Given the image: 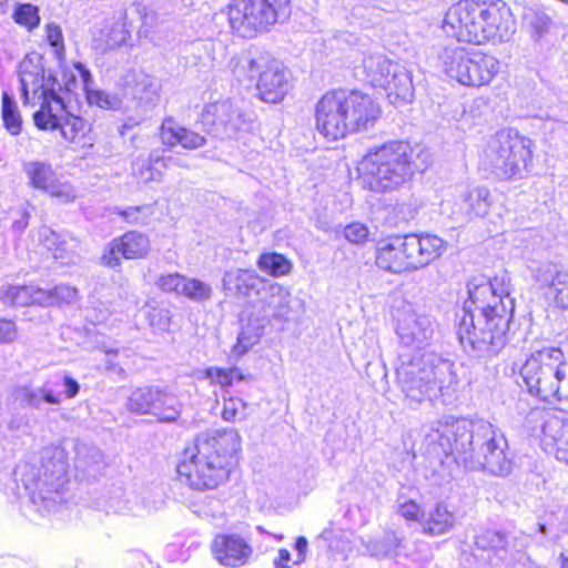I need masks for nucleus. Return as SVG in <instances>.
<instances>
[{"instance_id": "34", "label": "nucleus", "mask_w": 568, "mask_h": 568, "mask_svg": "<svg viewBox=\"0 0 568 568\" xmlns=\"http://www.w3.org/2000/svg\"><path fill=\"white\" fill-rule=\"evenodd\" d=\"M44 288L33 285H6L0 290V298L6 304L14 306H27L38 304L42 306V297L40 293H43Z\"/></svg>"}, {"instance_id": "24", "label": "nucleus", "mask_w": 568, "mask_h": 568, "mask_svg": "<svg viewBox=\"0 0 568 568\" xmlns=\"http://www.w3.org/2000/svg\"><path fill=\"white\" fill-rule=\"evenodd\" d=\"M302 307V301L292 297L291 293L280 284H272L261 301L262 318L271 322H286Z\"/></svg>"}, {"instance_id": "21", "label": "nucleus", "mask_w": 568, "mask_h": 568, "mask_svg": "<svg viewBox=\"0 0 568 568\" xmlns=\"http://www.w3.org/2000/svg\"><path fill=\"white\" fill-rule=\"evenodd\" d=\"M491 195L487 187H464L458 191L450 207V217L464 224L476 217H484L491 206Z\"/></svg>"}, {"instance_id": "6", "label": "nucleus", "mask_w": 568, "mask_h": 568, "mask_svg": "<svg viewBox=\"0 0 568 568\" xmlns=\"http://www.w3.org/2000/svg\"><path fill=\"white\" fill-rule=\"evenodd\" d=\"M379 115L378 103L358 90L326 92L315 106L316 129L331 141L372 128Z\"/></svg>"}, {"instance_id": "16", "label": "nucleus", "mask_w": 568, "mask_h": 568, "mask_svg": "<svg viewBox=\"0 0 568 568\" xmlns=\"http://www.w3.org/2000/svg\"><path fill=\"white\" fill-rule=\"evenodd\" d=\"M526 426L541 428L542 443L555 452L558 460L568 464V414L545 407H534L525 417Z\"/></svg>"}, {"instance_id": "26", "label": "nucleus", "mask_w": 568, "mask_h": 568, "mask_svg": "<svg viewBox=\"0 0 568 568\" xmlns=\"http://www.w3.org/2000/svg\"><path fill=\"white\" fill-rule=\"evenodd\" d=\"M39 240L61 263H72L78 255L79 241L69 232H55L43 226L39 231Z\"/></svg>"}, {"instance_id": "46", "label": "nucleus", "mask_w": 568, "mask_h": 568, "mask_svg": "<svg viewBox=\"0 0 568 568\" xmlns=\"http://www.w3.org/2000/svg\"><path fill=\"white\" fill-rule=\"evenodd\" d=\"M400 545V539L395 532H385L382 539L371 540L367 544V550L372 556L388 557L396 554Z\"/></svg>"}, {"instance_id": "37", "label": "nucleus", "mask_w": 568, "mask_h": 568, "mask_svg": "<svg viewBox=\"0 0 568 568\" xmlns=\"http://www.w3.org/2000/svg\"><path fill=\"white\" fill-rule=\"evenodd\" d=\"M23 171L29 180V184L43 192H47L58 178L51 164L42 161L24 163Z\"/></svg>"}, {"instance_id": "30", "label": "nucleus", "mask_w": 568, "mask_h": 568, "mask_svg": "<svg viewBox=\"0 0 568 568\" xmlns=\"http://www.w3.org/2000/svg\"><path fill=\"white\" fill-rule=\"evenodd\" d=\"M260 277L253 271L231 270L224 273L223 290L229 295L251 296L258 292Z\"/></svg>"}, {"instance_id": "59", "label": "nucleus", "mask_w": 568, "mask_h": 568, "mask_svg": "<svg viewBox=\"0 0 568 568\" xmlns=\"http://www.w3.org/2000/svg\"><path fill=\"white\" fill-rule=\"evenodd\" d=\"M49 382L58 383V385H54V388L58 386H63L64 387L63 394H64L65 398H68V399L74 398L80 392L79 383L68 375H64L62 378H59L57 381H49Z\"/></svg>"}, {"instance_id": "28", "label": "nucleus", "mask_w": 568, "mask_h": 568, "mask_svg": "<svg viewBox=\"0 0 568 568\" xmlns=\"http://www.w3.org/2000/svg\"><path fill=\"white\" fill-rule=\"evenodd\" d=\"M171 161H175L173 156H165L162 151L153 150L146 158L138 156L132 163V171L144 183L160 181L163 176L162 169H169Z\"/></svg>"}, {"instance_id": "2", "label": "nucleus", "mask_w": 568, "mask_h": 568, "mask_svg": "<svg viewBox=\"0 0 568 568\" xmlns=\"http://www.w3.org/2000/svg\"><path fill=\"white\" fill-rule=\"evenodd\" d=\"M468 298L457 315V336L466 352L484 357L498 354L506 345L514 313L509 291L496 277L474 278L467 284Z\"/></svg>"}, {"instance_id": "43", "label": "nucleus", "mask_w": 568, "mask_h": 568, "mask_svg": "<svg viewBox=\"0 0 568 568\" xmlns=\"http://www.w3.org/2000/svg\"><path fill=\"white\" fill-rule=\"evenodd\" d=\"M212 293L213 290L209 283L185 276L180 296H184L195 303H205L211 300Z\"/></svg>"}, {"instance_id": "52", "label": "nucleus", "mask_w": 568, "mask_h": 568, "mask_svg": "<svg viewBox=\"0 0 568 568\" xmlns=\"http://www.w3.org/2000/svg\"><path fill=\"white\" fill-rule=\"evenodd\" d=\"M151 205L129 206L119 210V214L129 223L146 224L152 215Z\"/></svg>"}, {"instance_id": "64", "label": "nucleus", "mask_w": 568, "mask_h": 568, "mask_svg": "<svg viewBox=\"0 0 568 568\" xmlns=\"http://www.w3.org/2000/svg\"><path fill=\"white\" fill-rule=\"evenodd\" d=\"M291 552L287 549H280L278 557L274 560V565L276 568H292L290 566Z\"/></svg>"}, {"instance_id": "10", "label": "nucleus", "mask_w": 568, "mask_h": 568, "mask_svg": "<svg viewBox=\"0 0 568 568\" xmlns=\"http://www.w3.org/2000/svg\"><path fill=\"white\" fill-rule=\"evenodd\" d=\"M530 395L542 402L567 400L568 363L561 348L544 347L532 352L520 368Z\"/></svg>"}, {"instance_id": "12", "label": "nucleus", "mask_w": 568, "mask_h": 568, "mask_svg": "<svg viewBox=\"0 0 568 568\" xmlns=\"http://www.w3.org/2000/svg\"><path fill=\"white\" fill-rule=\"evenodd\" d=\"M290 16V0H232L227 6L231 29L240 37L248 39L268 32Z\"/></svg>"}, {"instance_id": "51", "label": "nucleus", "mask_w": 568, "mask_h": 568, "mask_svg": "<svg viewBox=\"0 0 568 568\" xmlns=\"http://www.w3.org/2000/svg\"><path fill=\"white\" fill-rule=\"evenodd\" d=\"M45 193L58 199L61 203L73 202L78 196L75 189L70 182L62 181L58 178Z\"/></svg>"}, {"instance_id": "63", "label": "nucleus", "mask_w": 568, "mask_h": 568, "mask_svg": "<svg viewBox=\"0 0 568 568\" xmlns=\"http://www.w3.org/2000/svg\"><path fill=\"white\" fill-rule=\"evenodd\" d=\"M308 541L305 537L301 536L295 541V549L297 551L296 560L294 565H301L305 561Z\"/></svg>"}, {"instance_id": "61", "label": "nucleus", "mask_w": 568, "mask_h": 568, "mask_svg": "<svg viewBox=\"0 0 568 568\" xmlns=\"http://www.w3.org/2000/svg\"><path fill=\"white\" fill-rule=\"evenodd\" d=\"M119 254H121L120 250L115 247V239L109 244V247L105 248L103 255L101 256V263L105 266L115 268L120 266Z\"/></svg>"}, {"instance_id": "40", "label": "nucleus", "mask_w": 568, "mask_h": 568, "mask_svg": "<svg viewBox=\"0 0 568 568\" xmlns=\"http://www.w3.org/2000/svg\"><path fill=\"white\" fill-rule=\"evenodd\" d=\"M159 387H139L132 390L126 408L138 415H151L153 400L159 399Z\"/></svg>"}, {"instance_id": "57", "label": "nucleus", "mask_w": 568, "mask_h": 568, "mask_svg": "<svg viewBox=\"0 0 568 568\" xmlns=\"http://www.w3.org/2000/svg\"><path fill=\"white\" fill-rule=\"evenodd\" d=\"M205 375L213 383L221 385L222 387L232 385V373L231 369L210 367L205 371Z\"/></svg>"}, {"instance_id": "17", "label": "nucleus", "mask_w": 568, "mask_h": 568, "mask_svg": "<svg viewBox=\"0 0 568 568\" xmlns=\"http://www.w3.org/2000/svg\"><path fill=\"white\" fill-rule=\"evenodd\" d=\"M435 333V323L429 315L405 310L397 318L396 334L399 339V352L423 355L429 346Z\"/></svg>"}, {"instance_id": "48", "label": "nucleus", "mask_w": 568, "mask_h": 568, "mask_svg": "<svg viewBox=\"0 0 568 568\" xmlns=\"http://www.w3.org/2000/svg\"><path fill=\"white\" fill-rule=\"evenodd\" d=\"M13 20L28 29H33L40 23L38 7L31 3L18 4L13 11Z\"/></svg>"}, {"instance_id": "8", "label": "nucleus", "mask_w": 568, "mask_h": 568, "mask_svg": "<svg viewBox=\"0 0 568 568\" xmlns=\"http://www.w3.org/2000/svg\"><path fill=\"white\" fill-rule=\"evenodd\" d=\"M417 170L414 151L403 141H392L371 150L358 166L363 186L383 193L409 182Z\"/></svg>"}, {"instance_id": "50", "label": "nucleus", "mask_w": 568, "mask_h": 568, "mask_svg": "<svg viewBox=\"0 0 568 568\" xmlns=\"http://www.w3.org/2000/svg\"><path fill=\"white\" fill-rule=\"evenodd\" d=\"M45 38L49 44L54 49V53L59 61L64 59L65 47L63 33L59 24L50 22L45 26Z\"/></svg>"}, {"instance_id": "44", "label": "nucleus", "mask_w": 568, "mask_h": 568, "mask_svg": "<svg viewBox=\"0 0 568 568\" xmlns=\"http://www.w3.org/2000/svg\"><path fill=\"white\" fill-rule=\"evenodd\" d=\"M186 128L182 126L174 118L166 116L160 126V139L163 145L174 148L181 145Z\"/></svg>"}, {"instance_id": "15", "label": "nucleus", "mask_w": 568, "mask_h": 568, "mask_svg": "<svg viewBox=\"0 0 568 568\" xmlns=\"http://www.w3.org/2000/svg\"><path fill=\"white\" fill-rule=\"evenodd\" d=\"M367 81L375 88L383 89L389 102L402 105L412 102L414 87L410 72L402 64L389 60L381 53L363 60Z\"/></svg>"}, {"instance_id": "31", "label": "nucleus", "mask_w": 568, "mask_h": 568, "mask_svg": "<svg viewBox=\"0 0 568 568\" xmlns=\"http://www.w3.org/2000/svg\"><path fill=\"white\" fill-rule=\"evenodd\" d=\"M73 67L81 78V83L90 105H97L104 110H116L121 108L122 101L118 95H112L103 90L91 88V83L93 82L92 74L83 63L75 62Z\"/></svg>"}, {"instance_id": "9", "label": "nucleus", "mask_w": 568, "mask_h": 568, "mask_svg": "<svg viewBox=\"0 0 568 568\" xmlns=\"http://www.w3.org/2000/svg\"><path fill=\"white\" fill-rule=\"evenodd\" d=\"M446 251L443 239L433 234H406L379 243L377 267L394 274L413 272L428 266Z\"/></svg>"}, {"instance_id": "35", "label": "nucleus", "mask_w": 568, "mask_h": 568, "mask_svg": "<svg viewBox=\"0 0 568 568\" xmlns=\"http://www.w3.org/2000/svg\"><path fill=\"white\" fill-rule=\"evenodd\" d=\"M115 247L124 258H140L149 253L150 240L143 233L131 231L115 239Z\"/></svg>"}, {"instance_id": "5", "label": "nucleus", "mask_w": 568, "mask_h": 568, "mask_svg": "<svg viewBox=\"0 0 568 568\" xmlns=\"http://www.w3.org/2000/svg\"><path fill=\"white\" fill-rule=\"evenodd\" d=\"M396 379L406 399L415 404L438 399L443 404H450L458 384L454 363L436 353L417 356L410 352H399Z\"/></svg>"}, {"instance_id": "49", "label": "nucleus", "mask_w": 568, "mask_h": 568, "mask_svg": "<svg viewBox=\"0 0 568 568\" xmlns=\"http://www.w3.org/2000/svg\"><path fill=\"white\" fill-rule=\"evenodd\" d=\"M185 275L178 272L161 274L155 281V285L164 293H174L180 296L183 290Z\"/></svg>"}, {"instance_id": "25", "label": "nucleus", "mask_w": 568, "mask_h": 568, "mask_svg": "<svg viewBox=\"0 0 568 568\" xmlns=\"http://www.w3.org/2000/svg\"><path fill=\"white\" fill-rule=\"evenodd\" d=\"M529 536L520 534L510 536L500 530L487 529L475 537L477 549L493 551L496 555L500 552L515 551L520 552L528 546Z\"/></svg>"}, {"instance_id": "54", "label": "nucleus", "mask_w": 568, "mask_h": 568, "mask_svg": "<svg viewBox=\"0 0 568 568\" xmlns=\"http://www.w3.org/2000/svg\"><path fill=\"white\" fill-rule=\"evenodd\" d=\"M261 333L256 329L254 333L242 331L237 336V343L233 347V353L237 356L244 355L252 346L258 343Z\"/></svg>"}, {"instance_id": "62", "label": "nucleus", "mask_w": 568, "mask_h": 568, "mask_svg": "<svg viewBox=\"0 0 568 568\" xmlns=\"http://www.w3.org/2000/svg\"><path fill=\"white\" fill-rule=\"evenodd\" d=\"M399 514L407 520L418 521L420 507L415 501L409 500L399 506Z\"/></svg>"}, {"instance_id": "38", "label": "nucleus", "mask_w": 568, "mask_h": 568, "mask_svg": "<svg viewBox=\"0 0 568 568\" xmlns=\"http://www.w3.org/2000/svg\"><path fill=\"white\" fill-rule=\"evenodd\" d=\"M454 515L443 504H437L422 521L424 532L432 536H439L447 532L454 527Z\"/></svg>"}, {"instance_id": "55", "label": "nucleus", "mask_w": 568, "mask_h": 568, "mask_svg": "<svg viewBox=\"0 0 568 568\" xmlns=\"http://www.w3.org/2000/svg\"><path fill=\"white\" fill-rule=\"evenodd\" d=\"M150 325L158 331H168L170 327V311L166 308H154L150 315Z\"/></svg>"}, {"instance_id": "56", "label": "nucleus", "mask_w": 568, "mask_h": 568, "mask_svg": "<svg viewBox=\"0 0 568 568\" xmlns=\"http://www.w3.org/2000/svg\"><path fill=\"white\" fill-rule=\"evenodd\" d=\"M44 71L52 73L54 79L61 85V90L58 91V94L60 97H62L61 93L63 91H65L67 93H70V92H72L75 89L78 80H77V74L74 73L73 70H71V69H63V71H62V79L61 80L57 79V77H55V74H54V72L52 70H50V69L47 70L44 68Z\"/></svg>"}, {"instance_id": "23", "label": "nucleus", "mask_w": 568, "mask_h": 568, "mask_svg": "<svg viewBox=\"0 0 568 568\" xmlns=\"http://www.w3.org/2000/svg\"><path fill=\"white\" fill-rule=\"evenodd\" d=\"M120 85L123 90L124 97L136 101L138 104L145 110L155 105L159 99V80L143 71H128L121 78Z\"/></svg>"}, {"instance_id": "19", "label": "nucleus", "mask_w": 568, "mask_h": 568, "mask_svg": "<svg viewBox=\"0 0 568 568\" xmlns=\"http://www.w3.org/2000/svg\"><path fill=\"white\" fill-rule=\"evenodd\" d=\"M201 122L220 139L233 138L246 125L243 112L230 99L207 103L201 113Z\"/></svg>"}, {"instance_id": "7", "label": "nucleus", "mask_w": 568, "mask_h": 568, "mask_svg": "<svg viewBox=\"0 0 568 568\" xmlns=\"http://www.w3.org/2000/svg\"><path fill=\"white\" fill-rule=\"evenodd\" d=\"M68 455L59 445L42 448L38 463H22L16 474L34 511L45 515L65 501Z\"/></svg>"}, {"instance_id": "33", "label": "nucleus", "mask_w": 568, "mask_h": 568, "mask_svg": "<svg viewBox=\"0 0 568 568\" xmlns=\"http://www.w3.org/2000/svg\"><path fill=\"white\" fill-rule=\"evenodd\" d=\"M74 466L79 471L94 476L104 466L102 452L94 445L79 442L74 445Z\"/></svg>"}, {"instance_id": "45", "label": "nucleus", "mask_w": 568, "mask_h": 568, "mask_svg": "<svg viewBox=\"0 0 568 568\" xmlns=\"http://www.w3.org/2000/svg\"><path fill=\"white\" fill-rule=\"evenodd\" d=\"M248 405L242 398L229 397L223 399L221 417L229 423H236L246 419Z\"/></svg>"}, {"instance_id": "20", "label": "nucleus", "mask_w": 568, "mask_h": 568, "mask_svg": "<svg viewBox=\"0 0 568 568\" xmlns=\"http://www.w3.org/2000/svg\"><path fill=\"white\" fill-rule=\"evenodd\" d=\"M479 14L478 0L459 1L446 11L442 29L458 42L478 44Z\"/></svg>"}, {"instance_id": "11", "label": "nucleus", "mask_w": 568, "mask_h": 568, "mask_svg": "<svg viewBox=\"0 0 568 568\" xmlns=\"http://www.w3.org/2000/svg\"><path fill=\"white\" fill-rule=\"evenodd\" d=\"M532 141L513 129H503L489 138L481 165L498 179L521 175L531 160Z\"/></svg>"}, {"instance_id": "42", "label": "nucleus", "mask_w": 568, "mask_h": 568, "mask_svg": "<svg viewBox=\"0 0 568 568\" xmlns=\"http://www.w3.org/2000/svg\"><path fill=\"white\" fill-rule=\"evenodd\" d=\"M42 306L73 304L79 298L78 290L73 286L61 284L52 290H44L40 293Z\"/></svg>"}, {"instance_id": "14", "label": "nucleus", "mask_w": 568, "mask_h": 568, "mask_svg": "<svg viewBox=\"0 0 568 568\" xmlns=\"http://www.w3.org/2000/svg\"><path fill=\"white\" fill-rule=\"evenodd\" d=\"M239 79L254 80L258 77L257 91L260 98L267 103H277L288 91V80L283 64L268 54L243 57L233 68Z\"/></svg>"}, {"instance_id": "1", "label": "nucleus", "mask_w": 568, "mask_h": 568, "mask_svg": "<svg viewBox=\"0 0 568 568\" xmlns=\"http://www.w3.org/2000/svg\"><path fill=\"white\" fill-rule=\"evenodd\" d=\"M424 455L440 473L453 456L465 464H473L494 476L506 477L513 470V456L504 433L486 420L470 423L467 419L446 417L438 420L425 434Z\"/></svg>"}, {"instance_id": "41", "label": "nucleus", "mask_w": 568, "mask_h": 568, "mask_svg": "<svg viewBox=\"0 0 568 568\" xmlns=\"http://www.w3.org/2000/svg\"><path fill=\"white\" fill-rule=\"evenodd\" d=\"M257 266L273 277L285 276L292 270V263L284 255L275 252L262 254L257 260Z\"/></svg>"}, {"instance_id": "60", "label": "nucleus", "mask_w": 568, "mask_h": 568, "mask_svg": "<svg viewBox=\"0 0 568 568\" xmlns=\"http://www.w3.org/2000/svg\"><path fill=\"white\" fill-rule=\"evenodd\" d=\"M184 138L182 140L181 146L186 150H196L202 148L206 143V139L190 129L186 128Z\"/></svg>"}, {"instance_id": "4", "label": "nucleus", "mask_w": 568, "mask_h": 568, "mask_svg": "<svg viewBox=\"0 0 568 568\" xmlns=\"http://www.w3.org/2000/svg\"><path fill=\"white\" fill-rule=\"evenodd\" d=\"M241 450V436L231 428L199 435L185 448L176 471L181 483L195 490H211L223 484L232 459Z\"/></svg>"}, {"instance_id": "22", "label": "nucleus", "mask_w": 568, "mask_h": 568, "mask_svg": "<svg viewBox=\"0 0 568 568\" xmlns=\"http://www.w3.org/2000/svg\"><path fill=\"white\" fill-rule=\"evenodd\" d=\"M215 560L222 566L237 568L246 565L253 554L252 546L240 535H216L211 545Z\"/></svg>"}, {"instance_id": "18", "label": "nucleus", "mask_w": 568, "mask_h": 568, "mask_svg": "<svg viewBox=\"0 0 568 568\" xmlns=\"http://www.w3.org/2000/svg\"><path fill=\"white\" fill-rule=\"evenodd\" d=\"M478 44L488 41L505 42L515 32V20L509 7L503 0H478Z\"/></svg>"}, {"instance_id": "32", "label": "nucleus", "mask_w": 568, "mask_h": 568, "mask_svg": "<svg viewBox=\"0 0 568 568\" xmlns=\"http://www.w3.org/2000/svg\"><path fill=\"white\" fill-rule=\"evenodd\" d=\"M142 23L138 31L140 38L148 39L156 47H165L170 44V38L166 34L162 37L161 32L168 31V23H164L160 20V17L156 12L152 10H148L146 8H142L139 10Z\"/></svg>"}, {"instance_id": "53", "label": "nucleus", "mask_w": 568, "mask_h": 568, "mask_svg": "<svg viewBox=\"0 0 568 568\" xmlns=\"http://www.w3.org/2000/svg\"><path fill=\"white\" fill-rule=\"evenodd\" d=\"M344 237L353 244H363L368 237L369 231L363 223L354 222L344 227Z\"/></svg>"}, {"instance_id": "36", "label": "nucleus", "mask_w": 568, "mask_h": 568, "mask_svg": "<svg viewBox=\"0 0 568 568\" xmlns=\"http://www.w3.org/2000/svg\"><path fill=\"white\" fill-rule=\"evenodd\" d=\"M159 399L153 400L151 416L161 423H173L181 415V403L175 394L159 388Z\"/></svg>"}, {"instance_id": "13", "label": "nucleus", "mask_w": 568, "mask_h": 568, "mask_svg": "<svg viewBox=\"0 0 568 568\" xmlns=\"http://www.w3.org/2000/svg\"><path fill=\"white\" fill-rule=\"evenodd\" d=\"M443 71L467 87H481L491 82L499 72V61L480 51L469 52L459 45L446 47L439 55Z\"/></svg>"}, {"instance_id": "39", "label": "nucleus", "mask_w": 568, "mask_h": 568, "mask_svg": "<svg viewBox=\"0 0 568 568\" xmlns=\"http://www.w3.org/2000/svg\"><path fill=\"white\" fill-rule=\"evenodd\" d=\"M538 278L541 282L550 281L549 295L559 308L568 310V273L548 268L545 274L538 275Z\"/></svg>"}, {"instance_id": "47", "label": "nucleus", "mask_w": 568, "mask_h": 568, "mask_svg": "<svg viewBox=\"0 0 568 568\" xmlns=\"http://www.w3.org/2000/svg\"><path fill=\"white\" fill-rule=\"evenodd\" d=\"M2 119L6 129L12 135L20 133L22 126L21 115L16 102L7 93H3L2 97Z\"/></svg>"}, {"instance_id": "58", "label": "nucleus", "mask_w": 568, "mask_h": 568, "mask_svg": "<svg viewBox=\"0 0 568 568\" xmlns=\"http://www.w3.org/2000/svg\"><path fill=\"white\" fill-rule=\"evenodd\" d=\"M18 335L17 325L11 320L0 318V345L10 344Z\"/></svg>"}, {"instance_id": "3", "label": "nucleus", "mask_w": 568, "mask_h": 568, "mask_svg": "<svg viewBox=\"0 0 568 568\" xmlns=\"http://www.w3.org/2000/svg\"><path fill=\"white\" fill-rule=\"evenodd\" d=\"M19 80L23 103L40 105L33 114L39 129H59L67 141H74L91 130L89 121L65 111L64 98L58 94L61 85L52 73L44 71L40 54L31 53L23 58L19 64Z\"/></svg>"}, {"instance_id": "29", "label": "nucleus", "mask_w": 568, "mask_h": 568, "mask_svg": "<svg viewBox=\"0 0 568 568\" xmlns=\"http://www.w3.org/2000/svg\"><path fill=\"white\" fill-rule=\"evenodd\" d=\"M54 385L58 383H44L41 387H20L16 390V398L27 407L42 409L43 405L59 406L61 394L57 393Z\"/></svg>"}, {"instance_id": "27", "label": "nucleus", "mask_w": 568, "mask_h": 568, "mask_svg": "<svg viewBox=\"0 0 568 568\" xmlns=\"http://www.w3.org/2000/svg\"><path fill=\"white\" fill-rule=\"evenodd\" d=\"M93 47L101 52L119 48L130 37V30L123 18L105 21L92 32Z\"/></svg>"}]
</instances>
